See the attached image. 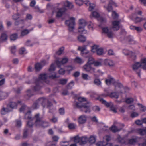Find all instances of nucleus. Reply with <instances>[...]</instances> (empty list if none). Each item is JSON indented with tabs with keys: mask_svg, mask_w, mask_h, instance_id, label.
<instances>
[{
	"mask_svg": "<svg viewBox=\"0 0 146 146\" xmlns=\"http://www.w3.org/2000/svg\"><path fill=\"white\" fill-rule=\"evenodd\" d=\"M78 101L80 103L76 102L74 104L75 106L79 108L80 111L84 112L85 113H90V108L91 105L90 102L82 103L83 102L86 101V99L84 97H79L78 98Z\"/></svg>",
	"mask_w": 146,
	"mask_h": 146,
	"instance_id": "1",
	"label": "nucleus"
},
{
	"mask_svg": "<svg viewBox=\"0 0 146 146\" xmlns=\"http://www.w3.org/2000/svg\"><path fill=\"white\" fill-rule=\"evenodd\" d=\"M141 67L144 70H146V58L142 59L140 62H136L132 66L133 70L136 73L139 77L141 76Z\"/></svg>",
	"mask_w": 146,
	"mask_h": 146,
	"instance_id": "2",
	"label": "nucleus"
},
{
	"mask_svg": "<svg viewBox=\"0 0 146 146\" xmlns=\"http://www.w3.org/2000/svg\"><path fill=\"white\" fill-rule=\"evenodd\" d=\"M35 120V125L37 127H46L49 126V123L42 120V117H40V114H36L34 118Z\"/></svg>",
	"mask_w": 146,
	"mask_h": 146,
	"instance_id": "3",
	"label": "nucleus"
},
{
	"mask_svg": "<svg viewBox=\"0 0 146 146\" xmlns=\"http://www.w3.org/2000/svg\"><path fill=\"white\" fill-rule=\"evenodd\" d=\"M87 25L86 21L83 19L79 20V27L78 29V32L80 33H86V31L84 29V27Z\"/></svg>",
	"mask_w": 146,
	"mask_h": 146,
	"instance_id": "4",
	"label": "nucleus"
},
{
	"mask_svg": "<svg viewBox=\"0 0 146 146\" xmlns=\"http://www.w3.org/2000/svg\"><path fill=\"white\" fill-rule=\"evenodd\" d=\"M65 24L68 26L69 31H72L74 29L75 25L74 18L71 17L69 20H66L65 21Z\"/></svg>",
	"mask_w": 146,
	"mask_h": 146,
	"instance_id": "5",
	"label": "nucleus"
},
{
	"mask_svg": "<svg viewBox=\"0 0 146 146\" xmlns=\"http://www.w3.org/2000/svg\"><path fill=\"white\" fill-rule=\"evenodd\" d=\"M92 65L87 63L83 66L84 70L86 72L93 74L95 76L97 77V76L94 74L95 73V69L92 67Z\"/></svg>",
	"mask_w": 146,
	"mask_h": 146,
	"instance_id": "6",
	"label": "nucleus"
},
{
	"mask_svg": "<svg viewBox=\"0 0 146 146\" xmlns=\"http://www.w3.org/2000/svg\"><path fill=\"white\" fill-rule=\"evenodd\" d=\"M102 30L103 32L109 38H112L114 37V34L111 31L110 29H109L108 27H105L102 28Z\"/></svg>",
	"mask_w": 146,
	"mask_h": 146,
	"instance_id": "7",
	"label": "nucleus"
},
{
	"mask_svg": "<svg viewBox=\"0 0 146 146\" xmlns=\"http://www.w3.org/2000/svg\"><path fill=\"white\" fill-rule=\"evenodd\" d=\"M90 17L91 18L92 17L98 18V21L102 22H105L106 21V20L105 18L100 17L99 14L96 11H94L92 13Z\"/></svg>",
	"mask_w": 146,
	"mask_h": 146,
	"instance_id": "8",
	"label": "nucleus"
},
{
	"mask_svg": "<svg viewBox=\"0 0 146 146\" xmlns=\"http://www.w3.org/2000/svg\"><path fill=\"white\" fill-rule=\"evenodd\" d=\"M131 19L133 20L135 23H137L143 21H146L145 17L140 18L136 16V14H133L130 17Z\"/></svg>",
	"mask_w": 146,
	"mask_h": 146,
	"instance_id": "9",
	"label": "nucleus"
},
{
	"mask_svg": "<svg viewBox=\"0 0 146 146\" xmlns=\"http://www.w3.org/2000/svg\"><path fill=\"white\" fill-rule=\"evenodd\" d=\"M43 84L40 80H37L35 83V85L33 87L34 90L36 92L40 91L42 88Z\"/></svg>",
	"mask_w": 146,
	"mask_h": 146,
	"instance_id": "10",
	"label": "nucleus"
},
{
	"mask_svg": "<svg viewBox=\"0 0 146 146\" xmlns=\"http://www.w3.org/2000/svg\"><path fill=\"white\" fill-rule=\"evenodd\" d=\"M121 127H119L118 126H116L113 125L109 128V129L113 132L116 133L120 131L124 126L123 124H121Z\"/></svg>",
	"mask_w": 146,
	"mask_h": 146,
	"instance_id": "11",
	"label": "nucleus"
},
{
	"mask_svg": "<svg viewBox=\"0 0 146 146\" xmlns=\"http://www.w3.org/2000/svg\"><path fill=\"white\" fill-rule=\"evenodd\" d=\"M138 141V137H135L131 139H127V142H126V145H134Z\"/></svg>",
	"mask_w": 146,
	"mask_h": 146,
	"instance_id": "12",
	"label": "nucleus"
},
{
	"mask_svg": "<svg viewBox=\"0 0 146 146\" xmlns=\"http://www.w3.org/2000/svg\"><path fill=\"white\" fill-rule=\"evenodd\" d=\"M48 78V74L44 73L40 74L38 80L41 81V80H43L47 84L49 83V81L47 80V79Z\"/></svg>",
	"mask_w": 146,
	"mask_h": 146,
	"instance_id": "13",
	"label": "nucleus"
},
{
	"mask_svg": "<svg viewBox=\"0 0 146 146\" xmlns=\"http://www.w3.org/2000/svg\"><path fill=\"white\" fill-rule=\"evenodd\" d=\"M87 119V116L85 115L80 116L78 118V122L79 124H83L86 123Z\"/></svg>",
	"mask_w": 146,
	"mask_h": 146,
	"instance_id": "14",
	"label": "nucleus"
},
{
	"mask_svg": "<svg viewBox=\"0 0 146 146\" xmlns=\"http://www.w3.org/2000/svg\"><path fill=\"white\" fill-rule=\"evenodd\" d=\"M38 101L40 102V104H41L43 108H44L46 107V104L48 101L47 99L44 98H41L38 99Z\"/></svg>",
	"mask_w": 146,
	"mask_h": 146,
	"instance_id": "15",
	"label": "nucleus"
},
{
	"mask_svg": "<svg viewBox=\"0 0 146 146\" xmlns=\"http://www.w3.org/2000/svg\"><path fill=\"white\" fill-rule=\"evenodd\" d=\"M78 50L81 51L82 54H87L89 53V51L86 49V46L84 45L82 47H79Z\"/></svg>",
	"mask_w": 146,
	"mask_h": 146,
	"instance_id": "16",
	"label": "nucleus"
},
{
	"mask_svg": "<svg viewBox=\"0 0 146 146\" xmlns=\"http://www.w3.org/2000/svg\"><path fill=\"white\" fill-rule=\"evenodd\" d=\"M68 61V59L67 57H64L63 58L62 60L60 61L57 60L56 62V63L58 67H60L62 64H63L66 63Z\"/></svg>",
	"mask_w": 146,
	"mask_h": 146,
	"instance_id": "17",
	"label": "nucleus"
},
{
	"mask_svg": "<svg viewBox=\"0 0 146 146\" xmlns=\"http://www.w3.org/2000/svg\"><path fill=\"white\" fill-rule=\"evenodd\" d=\"M120 21H114L112 22V28L114 30L117 31L119 28V25Z\"/></svg>",
	"mask_w": 146,
	"mask_h": 146,
	"instance_id": "18",
	"label": "nucleus"
},
{
	"mask_svg": "<svg viewBox=\"0 0 146 146\" xmlns=\"http://www.w3.org/2000/svg\"><path fill=\"white\" fill-rule=\"evenodd\" d=\"M99 100L102 104H104L107 107H110L113 104L112 102H107L103 98H100Z\"/></svg>",
	"mask_w": 146,
	"mask_h": 146,
	"instance_id": "19",
	"label": "nucleus"
},
{
	"mask_svg": "<svg viewBox=\"0 0 146 146\" xmlns=\"http://www.w3.org/2000/svg\"><path fill=\"white\" fill-rule=\"evenodd\" d=\"M127 140L124 137H121L120 135H118L117 139V141L121 144H124L126 145Z\"/></svg>",
	"mask_w": 146,
	"mask_h": 146,
	"instance_id": "20",
	"label": "nucleus"
},
{
	"mask_svg": "<svg viewBox=\"0 0 146 146\" xmlns=\"http://www.w3.org/2000/svg\"><path fill=\"white\" fill-rule=\"evenodd\" d=\"M11 111V108H10L8 105L7 108H3L1 111V112L2 115H5L7 113Z\"/></svg>",
	"mask_w": 146,
	"mask_h": 146,
	"instance_id": "21",
	"label": "nucleus"
},
{
	"mask_svg": "<svg viewBox=\"0 0 146 146\" xmlns=\"http://www.w3.org/2000/svg\"><path fill=\"white\" fill-rule=\"evenodd\" d=\"M66 10V9L65 7L60 8L59 11L57 12L56 17H59L62 16L63 13Z\"/></svg>",
	"mask_w": 146,
	"mask_h": 146,
	"instance_id": "22",
	"label": "nucleus"
},
{
	"mask_svg": "<svg viewBox=\"0 0 146 146\" xmlns=\"http://www.w3.org/2000/svg\"><path fill=\"white\" fill-rule=\"evenodd\" d=\"M104 63L105 65L110 66H113L114 65V63L113 61L108 59H105L104 61Z\"/></svg>",
	"mask_w": 146,
	"mask_h": 146,
	"instance_id": "23",
	"label": "nucleus"
},
{
	"mask_svg": "<svg viewBox=\"0 0 146 146\" xmlns=\"http://www.w3.org/2000/svg\"><path fill=\"white\" fill-rule=\"evenodd\" d=\"M105 82L107 85H109L111 84H114L115 80L113 78L109 76L106 79Z\"/></svg>",
	"mask_w": 146,
	"mask_h": 146,
	"instance_id": "24",
	"label": "nucleus"
},
{
	"mask_svg": "<svg viewBox=\"0 0 146 146\" xmlns=\"http://www.w3.org/2000/svg\"><path fill=\"white\" fill-rule=\"evenodd\" d=\"M42 65L40 63H37L34 65V68L36 72H39L40 70L42 67Z\"/></svg>",
	"mask_w": 146,
	"mask_h": 146,
	"instance_id": "25",
	"label": "nucleus"
},
{
	"mask_svg": "<svg viewBox=\"0 0 146 146\" xmlns=\"http://www.w3.org/2000/svg\"><path fill=\"white\" fill-rule=\"evenodd\" d=\"M17 103L15 102H10L8 106L12 110L13 109H15L17 108Z\"/></svg>",
	"mask_w": 146,
	"mask_h": 146,
	"instance_id": "26",
	"label": "nucleus"
},
{
	"mask_svg": "<svg viewBox=\"0 0 146 146\" xmlns=\"http://www.w3.org/2000/svg\"><path fill=\"white\" fill-rule=\"evenodd\" d=\"M46 106L47 108L49 109L50 112H53L52 110H55V108L53 107L52 103L49 101L46 104Z\"/></svg>",
	"mask_w": 146,
	"mask_h": 146,
	"instance_id": "27",
	"label": "nucleus"
},
{
	"mask_svg": "<svg viewBox=\"0 0 146 146\" xmlns=\"http://www.w3.org/2000/svg\"><path fill=\"white\" fill-rule=\"evenodd\" d=\"M63 3L64 6L67 7L70 9H71L73 7L72 4L68 1H66Z\"/></svg>",
	"mask_w": 146,
	"mask_h": 146,
	"instance_id": "28",
	"label": "nucleus"
},
{
	"mask_svg": "<svg viewBox=\"0 0 146 146\" xmlns=\"http://www.w3.org/2000/svg\"><path fill=\"white\" fill-rule=\"evenodd\" d=\"M126 40L130 44H134L135 43V41L133 39V37L131 36H127L126 38Z\"/></svg>",
	"mask_w": 146,
	"mask_h": 146,
	"instance_id": "29",
	"label": "nucleus"
},
{
	"mask_svg": "<svg viewBox=\"0 0 146 146\" xmlns=\"http://www.w3.org/2000/svg\"><path fill=\"white\" fill-rule=\"evenodd\" d=\"M94 84L98 86H100L101 85L102 83L100 80L98 78H95L93 81Z\"/></svg>",
	"mask_w": 146,
	"mask_h": 146,
	"instance_id": "30",
	"label": "nucleus"
},
{
	"mask_svg": "<svg viewBox=\"0 0 146 146\" xmlns=\"http://www.w3.org/2000/svg\"><path fill=\"white\" fill-rule=\"evenodd\" d=\"M48 78L51 79H54L58 78V77L56 76V73L54 72H52L51 74H48Z\"/></svg>",
	"mask_w": 146,
	"mask_h": 146,
	"instance_id": "31",
	"label": "nucleus"
},
{
	"mask_svg": "<svg viewBox=\"0 0 146 146\" xmlns=\"http://www.w3.org/2000/svg\"><path fill=\"white\" fill-rule=\"evenodd\" d=\"M111 98H117L119 97V95L117 93L115 92H111L110 94L109 95Z\"/></svg>",
	"mask_w": 146,
	"mask_h": 146,
	"instance_id": "32",
	"label": "nucleus"
},
{
	"mask_svg": "<svg viewBox=\"0 0 146 146\" xmlns=\"http://www.w3.org/2000/svg\"><path fill=\"white\" fill-rule=\"evenodd\" d=\"M77 39L79 41L81 42H84L86 41V38L82 35H80L77 37Z\"/></svg>",
	"mask_w": 146,
	"mask_h": 146,
	"instance_id": "33",
	"label": "nucleus"
},
{
	"mask_svg": "<svg viewBox=\"0 0 146 146\" xmlns=\"http://www.w3.org/2000/svg\"><path fill=\"white\" fill-rule=\"evenodd\" d=\"M88 141V138L86 136L81 137L80 142L82 144L86 143Z\"/></svg>",
	"mask_w": 146,
	"mask_h": 146,
	"instance_id": "34",
	"label": "nucleus"
},
{
	"mask_svg": "<svg viewBox=\"0 0 146 146\" xmlns=\"http://www.w3.org/2000/svg\"><path fill=\"white\" fill-rule=\"evenodd\" d=\"M29 31L28 30L26 29H25L22 31L20 35V36L23 37L27 35L29 33Z\"/></svg>",
	"mask_w": 146,
	"mask_h": 146,
	"instance_id": "35",
	"label": "nucleus"
},
{
	"mask_svg": "<svg viewBox=\"0 0 146 146\" xmlns=\"http://www.w3.org/2000/svg\"><path fill=\"white\" fill-rule=\"evenodd\" d=\"M114 85L115 86V89L116 90H118L117 89V88H123V86L121 83L115 82Z\"/></svg>",
	"mask_w": 146,
	"mask_h": 146,
	"instance_id": "36",
	"label": "nucleus"
},
{
	"mask_svg": "<svg viewBox=\"0 0 146 146\" xmlns=\"http://www.w3.org/2000/svg\"><path fill=\"white\" fill-rule=\"evenodd\" d=\"M18 38V35L17 33H14L11 35L10 39L11 40L14 41Z\"/></svg>",
	"mask_w": 146,
	"mask_h": 146,
	"instance_id": "37",
	"label": "nucleus"
},
{
	"mask_svg": "<svg viewBox=\"0 0 146 146\" xmlns=\"http://www.w3.org/2000/svg\"><path fill=\"white\" fill-rule=\"evenodd\" d=\"M7 38V36L5 33H3L2 34L0 38V40L3 41L6 40Z\"/></svg>",
	"mask_w": 146,
	"mask_h": 146,
	"instance_id": "38",
	"label": "nucleus"
},
{
	"mask_svg": "<svg viewBox=\"0 0 146 146\" xmlns=\"http://www.w3.org/2000/svg\"><path fill=\"white\" fill-rule=\"evenodd\" d=\"M88 141L91 143L93 144L96 141V138L93 136H91L89 139L88 138Z\"/></svg>",
	"mask_w": 146,
	"mask_h": 146,
	"instance_id": "39",
	"label": "nucleus"
},
{
	"mask_svg": "<svg viewBox=\"0 0 146 146\" xmlns=\"http://www.w3.org/2000/svg\"><path fill=\"white\" fill-rule=\"evenodd\" d=\"M64 50V47H63L60 48L59 50L56 52V54L58 55H60L63 53Z\"/></svg>",
	"mask_w": 146,
	"mask_h": 146,
	"instance_id": "40",
	"label": "nucleus"
},
{
	"mask_svg": "<svg viewBox=\"0 0 146 146\" xmlns=\"http://www.w3.org/2000/svg\"><path fill=\"white\" fill-rule=\"evenodd\" d=\"M76 125L73 123H70L68 125L69 129H75L76 127Z\"/></svg>",
	"mask_w": 146,
	"mask_h": 146,
	"instance_id": "41",
	"label": "nucleus"
},
{
	"mask_svg": "<svg viewBox=\"0 0 146 146\" xmlns=\"http://www.w3.org/2000/svg\"><path fill=\"white\" fill-rule=\"evenodd\" d=\"M96 53L97 55H103L104 54V50L102 48H98L97 50Z\"/></svg>",
	"mask_w": 146,
	"mask_h": 146,
	"instance_id": "42",
	"label": "nucleus"
},
{
	"mask_svg": "<svg viewBox=\"0 0 146 146\" xmlns=\"http://www.w3.org/2000/svg\"><path fill=\"white\" fill-rule=\"evenodd\" d=\"M139 133L141 135H143L145 134L146 132V127L145 129H139L137 130Z\"/></svg>",
	"mask_w": 146,
	"mask_h": 146,
	"instance_id": "43",
	"label": "nucleus"
},
{
	"mask_svg": "<svg viewBox=\"0 0 146 146\" xmlns=\"http://www.w3.org/2000/svg\"><path fill=\"white\" fill-rule=\"evenodd\" d=\"M31 117V112L30 111H29L25 115V119H30Z\"/></svg>",
	"mask_w": 146,
	"mask_h": 146,
	"instance_id": "44",
	"label": "nucleus"
},
{
	"mask_svg": "<svg viewBox=\"0 0 146 146\" xmlns=\"http://www.w3.org/2000/svg\"><path fill=\"white\" fill-rule=\"evenodd\" d=\"M138 105L139 107L140 110L141 111L143 112L145 111L146 110V107L145 106L140 104H138Z\"/></svg>",
	"mask_w": 146,
	"mask_h": 146,
	"instance_id": "45",
	"label": "nucleus"
},
{
	"mask_svg": "<svg viewBox=\"0 0 146 146\" xmlns=\"http://www.w3.org/2000/svg\"><path fill=\"white\" fill-rule=\"evenodd\" d=\"M75 62L79 64H81L83 62V61L82 59L78 57H77L75 59Z\"/></svg>",
	"mask_w": 146,
	"mask_h": 146,
	"instance_id": "46",
	"label": "nucleus"
},
{
	"mask_svg": "<svg viewBox=\"0 0 146 146\" xmlns=\"http://www.w3.org/2000/svg\"><path fill=\"white\" fill-rule=\"evenodd\" d=\"M24 20L22 19L17 20L15 22L14 24L15 25H18L21 24H23L24 23Z\"/></svg>",
	"mask_w": 146,
	"mask_h": 146,
	"instance_id": "47",
	"label": "nucleus"
},
{
	"mask_svg": "<svg viewBox=\"0 0 146 146\" xmlns=\"http://www.w3.org/2000/svg\"><path fill=\"white\" fill-rule=\"evenodd\" d=\"M40 102L38 101V100L33 105V108L34 109H37L39 107V104Z\"/></svg>",
	"mask_w": 146,
	"mask_h": 146,
	"instance_id": "48",
	"label": "nucleus"
},
{
	"mask_svg": "<svg viewBox=\"0 0 146 146\" xmlns=\"http://www.w3.org/2000/svg\"><path fill=\"white\" fill-rule=\"evenodd\" d=\"M80 139L78 136H76L74 138V142L76 143L80 142Z\"/></svg>",
	"mask_w": 146,
	"mask_h": 146,
	"instance_id": "49",
	"label": "nucleus"
},
{
	"mask_svg": "<svg viewBox=\"0 0 146 146\" xmlns=\"http://www.w3.org/2000/svg\"><path fill=\"white\" fill-rule=\"evenodd\" d=\"M94 58L92 57H90L89 58L88 61L87 63L92 65L93 64H94Z\"/></svg>",
	"mask_w": 146,
	"mask_h": 146,
	"instance_id": "50",
	"label": "nucleus"
},
{
	"mask_svg": "<svg viewBox=\"0 0 146 146\" xmlns=\"http://www.w3.org/2000/svg\"><path fill=\"white\" fill-rule=\"evenodd\" d=\"M100 145L102 146H112V145L111 143H105V141H103L100 143Z\"/></svg>",
	"mask_w": 146,
	"mask_h": 146,
	"instance_id": "51",
	"label": "nucleus"
},
{
	"mask_svg": "<svg viewBox=\"0 0 146 146\" xmlns=\"http://www.w3.org/2000/svg\"><path fill=\"white\" fill-rule=\"evenodd\" d=\"M67 79H62L59 80V83L62 85L65 84L67 82Z\"/></svg>",
	"mask_w": 146,
	"mask_h": 146,
	"instance_id": "52",
	"label": "nucleus"
},
{
	"mask_svg": "<svg viewBox=\"0 0 146 146\" xmlns=\"http://www.w3.org/2000/svg\"><path fill=\"white\" fill-rule=\"evenodd\" d=\"M111 139V138L110 136L109 135H106L104 137L103 141H106L107 142H108L110 141Z\"/></svg>",
	"mask_w": 146,
	"mask_h": 146,
	"instance_id": "53",
	"label": "nucleus"
},
{
	"mask_svg": "<svg viewBox=\"0 0 146 146\" xmlns=\"http://www.w3.org/2000/svg\"><path fill=\"white\" fill-rule=\"evenodd\" d=\"M26 96L29 97H30L33 95V94L31 90L29 89L27 90L26 92Z\"/></svg>",
	"mask_w": 146,
	"mask_h": 146,
	"instance_id": "54",
	"label": "nucleus"
},
{
	"mask_svg": "<svg viewBox=\"0 0 146 146\" xmlns=\"http://www.w3.org/2000/svg\"><path fill=\"white\" fill-rule=\"evenodd\" d=\"M110 110L114 113H116L117 112V111L115 107L114 106L113 104L112 106L110 107Z\"/></svg>",
	"mask_w": 146,
	"mask_h": 146,
	"instance_id": "55",
	"label": "nucleus"
},
{
	"mask_svg": "<svg viewBox=\"0 0 146 146\" xmlns=\"http://www.w3.org/2000/svg\"><path fill=\"white\" fill-rule=\"evenodd\" d=\"M28 129L27 128H25L24 130V132L23 135V137L24 138H26L28 135Z\"/></svg>",
	"mask_w": 146,
	"mask_h": 146,
	"instance_id": "56",
	"label": "nucleus"
},
{
	"mask_svg": "<svg viewBox=\"0 0 146 146\" xmlns=\"http://www.w3.org/2000/svg\"><path fill=\"white\" fill-rule=\"evenodd\" d=\"M82 78L85 80H88L90 79V77L88 76V75L85 74L83 73L82 74Z\"/></svg>",
	"mask_w": 146,
	"mask_h": 146,
	"instance_id": "57",
	"label": "nucleus"
},
{
	"mask_svg": "<svg viewBox=\"0 0 146 146\" xmlns=\"http://www.w3.org/2000/svg\"><path fill=\"white\" fill-rule=\"evenodd\" d=\"M112 16L113 19H115L118 18V15L115 11H113L112 12Z\"/></svg>",
	"mask_w": 146,
	"mask_h": 146,
	"instance_id": "58",
	"label": "nucleus"
},
{
	"mask_svg": "<svg viewBox=\"0 0 146 146\" xmlns=\"http://www.w3.org/2000/svg\"><path fill=\"white\" fill-rule=\"evenodd\" d=\"M19 17V15L18 13L15 14L12 16V19L14 20H17Z\"/></svg>",
	"mask_w": 146,
	"mask_h": 146,
	"instance_id": "59",
	"label": "nucleus"
},
{
	"mask_svg": "<svg viewBox=\"0 0 146 146\" xmlns=\"http://www.w3.org/2000/svg\"><path fill=\"white\" fill-rule=\"evenodd\" d=\"M123 53L126 55L130 54H133L131 51H129L127 49H124L123 50Z\"/></svg>",
	"mask_w": 146,
	"mask_h": 146,
	"instance_id": "60",
	"label": "nucleus"
},
{
	"mask_svg": "<svg viewBox=\"0 0 146 146\" xmlns=\"http://www.w3.org/2000/svg\"><path fill=\"white\" fill-rule=\"evenodd\" d=\"M19 53L21 54L26 53L25 49L23 47L21 48L19 50Z\"/></svg>",
	"mask_w": 146,
	"mask_h": 146,
	"instance_id": "61",
	"label": "nucleus"
},
{
	"mask_svg": "<svg viewBox=\"0 0 146 146\" xmlns=\"http://www.w3.org/2000/svg\"><path fill=\"white\" fill-rule=\"evenodd\" d=\"M55 69L54 65V64H52L50 66L49 69V70L50 72H52L54 71Z\"/></svg>",
	"mask_w": 146,
	"mask_h": 146,
	"instance_id": "62",
	"label": "nucleus"
},
{
	"mask_svg": "<svg viewBox=\"0 0 146 146\" xmlns=\"http://www.w3.org/2000/svg\"><path fill=\"white\" fill-rule=\"evenodd\" d=\"M60 144L61 146H67L69 145V142L62 141L60 142Z\"/></svg>",
	"mask_w": 146,
	"mask_h": 146,
	"instance_id": "63",
	"label": "nucleus"
},
{
	"mask_svg": "<svg viewBox=\"0 0 146 146\" xmlns=\"http://www.w3.org/2000/svg\"><path fill=\"white\" fill-rule=\"evenodd\" d=\"M45 146H56L55 144L52 141H50L46 143Z\"/></svg>",
	"mask_w": 146,
	"mask_h": 146,
	"instance_id": "64",
	"label": "nucleus"
}]
</instances>
